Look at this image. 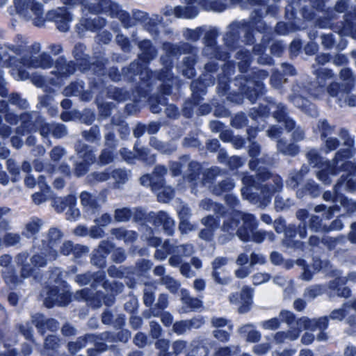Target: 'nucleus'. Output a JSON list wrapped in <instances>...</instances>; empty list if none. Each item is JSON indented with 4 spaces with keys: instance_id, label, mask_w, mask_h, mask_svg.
Listing matches in <instances>:
<instances>
[{
    "instance_id": "obj_54",
    "label": "nucleus",
    "mask_w": 356,
    "mask_h": 356,
    "mask_svg": "<svg viewBox=\"0 0 356 356\" xmlns=\"http://www.w3.org/2000/svg\"><path fill=\"white\" fill-rule=\"evenodd\" d=\"M60 339L56 335H48L44 341V348L47 352L56 353L60 346Z\"/></svg>"
},
{
    "instance_id": "obj_28",
    "label": "nucleus",
    "mask_w": 356,
    "mask_h": 356,
    "mask_svg": "<svg viewBox=\"0 0 356 356\" xmlns=\"http://www.w3.org/2000/svg\"><path fill=\"white\" fill-rule=\"evenodd\" d=\"M353 90V82L338 83L333 81L327 87V92L332 97H337L340 92L349 94Z\"/></svg>"
},
{
    "instance_id": "obj_24",
    "label": "nucleus",
    "mask_w": 356,
    "mask_h": 356,
    "mask_svg": "<svg viewBox=\"0 0 356 356\" xmlns=\"http://www.w3.org/2000/svg\"><path fill=\"white\" fill-rule=\"evenodd\" d=\"M230 26L231 30L227 31L224 36V44L229 50H235L238 47L240 38L238 29L241 26L238 23H233Z\"/></svg>"
},
{
    "instance_id": "obj_36",
    "label": "nucleus",
    "mask_w": 356,
    "mask_h": 356,
    "mask_svg": "<svg viewBox=\"0 0 356 356\" xmlns=\"http://www.w3.org/2000/svg\"><path fill=\"white\" fill-rule=\"evenodd\" d=\"M149 110L153 113H159L161 111V105L165 106L168 104V99L159 94L151 95L148 100Z\"/></svg>"
},
{
    "instance_id": "obj_6",
    "label": "nucleus",
    "mask_w": 356,
    "mask_h": 356,
    "mask_svg": "<svg viewBox=\"0 0 356 356\" xmlns=\"http://www.w3.org/2000/svg\"><path fill=\"white\" fill-rule=\"evenodd\" d=\"M63 236V232L57 227L49 229L47 236V241H42V250L49 260L54 261L58 258V251L54 246L60 243Z\"/></svg>"
},
{
    "instance_id": "obj_19",
    "label": "nucleus",
    "mask_w": 356,
    "mask_h": 356,
    "mask_svg": "<svg viewBox=\"0 0 356 356\" xmlns=\"http://www.w3.org/2000/svg\"><path fill=\"white\" fill-rule=\"evenodd\" d=\"M152 225L155 227L162 225L164 232L168 236H172L174 234V221L163 211H160L155 214Z\"/></svg>"
},
{
    "instance_id": "obj_32",
    "label": "nucleus",
    "mask_w": 356,
    "mask_h": 356,
    "mask_svg": "<svg viewBox=\"0 0 356 356\" xmlns=\"http://www.w3.org/2000/svg\"><path fill=\"white\" fill-rule=\"evenodd\" d=\"M29 4V10L35 15L34 25L36 26H43L46 22L45 16L44 17L43 5L35 0H31Z\"/></svg>"
},
{
    "instance_id": "obj_61",
    "label": "nucleus",
    "mask_w": 356,
    "mask_h": 356,
    "mask_svg": "<svg viewBox=\"0 0 356 356\" xmlns=\"http://www.w3.org/2000/svg\"><path fill=\"white\" fill-rule=\"evenodd\" d=\"M218 70L219 65L215 61L208 62L204 65L205 74H204V76L205 77L208 76H209L207 79L210 81V83H211V84L215 83V77L213 76V74L216 73Z\"/></svg>"
},
{
    "instance_id": "obj_59",
    "label": "nucleus",
    "mask_w": 356,
    "mask_h": 356,
    "mask_svg": "<svg viewBox=\"0 0 356 356\" xmlns=\"http://www.w3.org/2000/svg\"><path fill=\"white\" fill-rule=\"evenodd\" d=\"M218 37V31L216 29H211L207 31L204 36V42L205 45L209 48H212L214 46H216L217 44V38Z\"/></svg>"
},
{
    "instance_id": "obj_40",
    "label": "nucleus",
    "mask_w": 356,
    "mask_h": 356,
    "mask_svg": "<svg viewBox=\"0 0 356 356\" xmlns=\"http://www.w3.org/2000/svg\"><path fill=\"white\" fill-rule=\"evenodd\" d=\"M33 325L31 321H26L24 324L19 323L16 325V328L19 334H21L25 339L29 341L32 344L35 343V339L33 335V329L31 326Z\"/></svg>"
},
{
    "instance_id": "obj_1",
    "label": "nucleus",
    "mask_w": 356,
    "mask_h": 356,
    "mask_svg": "<svg viewBox=\"0 0 356 356\" xmlns=\"http://www.w3.org/2000/svg\"><path fill=\"white\" fill-rule=\"evenodd\" d=\"M268 76L269 73L266 70H252L249 74L238 76L235 79V84L238 87L239 92L228 93L227 100L236 104H241L245 98L251 104H255L267 92L264 81Z\"/></svg>"
},
{
    "instance_id": "obj_58",
    "label": "nucleus",
    "mask_w": 356,
    "mask_h": 356,
    "mask_svg": "<svg viewBox=\"0 0 356 356\" xmlns=\"http://www.w3.org/2000/svg\"><path fill=\"white\" fill-rule=\"evenodd\" d=\"M92 165L83 161H77L74 164L73 173L77 177H82L88 174Z\"/></svg>"
},
{
    "instance_id": "obj_64",
    "label": "nucleus",
    "mask_w": 356,
    "mask_h": 356,
    "mask_svg": "<svg viewBox=\"0 0 356 356\" xmlns=\"http://www.w3.org/2000/svg\"><path fill=\"white\" fill-rule=\"evenodd\" d=\"M36 64L37 67L50 68L54 65V60L49 54L44 52L39 56V58H36Z\"/></svg>"
},
{
    "instance_id": "obj_60",
    "label": "nucleus",
    "mask_w": 356,
    "mask_h": 356,
    "mask_svg": "<svg viewBox=\"0 0 356 356\" xmlns=\"http://www.w3.org/2000/svg\"><path fill=\"white\" fill-rule=\"evenodd\" d=\"M111 177V172L109 169H106L103 172H93L88 175L90 182H102L108 180Z\"/></svg>"
},
{
    "instance_id": "obj_56",
    "label": "nucleus",
    "mask_w": 356,
    "mask_h": 356,
    "mask_svg": "<svg viewBox=\"0 0 356 356\" xmlns=\"http://www.w3.org/2000/svg\"><path fill=\"white\" fill-rule=\"evenodd\" d=\"M298 234V228L294 224H289L284 232V243L289 246L294 243V238Z\"/></svg>"
},
{
    "instance_id": "obj_49",
    "label": "nucleus",
    "mask_w": 356,
    "mask_h": 356,
    "mask_svg": "<svg viewBox=\"0 0 356 356\" xmlns=\"http://www.w3.org/2000/svg\"><path fill=\"white\" fill-rule=\"evenodd\" d=\"M230 77L225 74H218V86L217 90L218 93L224 96L228 94V92L230 89Z\"/></svg>"
},
{
    "instance_id": "obj_8",
    "label": "nucleus",
    "mask_w": 356,
    "mask_h": 356,
    "mask_svg": "<svg viewBox=\"0 0 356 356\" xmlns=\"http://www.w3.org/2000/svg\"><path fill=\"white\" fill-rule=\"evenodd\" d=\"M115 248V244L108 240L102 241L91 257V263L100 269L106 266V258Z\"/></svg>"
},
{
    "instance_id": "obj_51",
    "label": "nucleus",
    "mask_w": 356,
    "mask_h": 356,
    "mask_svg": "<svg viewBox=\"0 0 356 356\" xmlns=\"http://www.w3.org/2000/svg\"><path fill=\"white\" fill-rule=\"evenodd\" d=\"M241 352L240 346L232 345L218 348L214 353L213 356H236Z\"/></svg>"
},
{
    "instance_id": "obj_37",
    "label": "nucleus",
    "mask_w": 356,
    "mask_h": 356,
    "mask_svg": "<svg viewBox=\"0 0 356 356\" xmlns=\"http://www.w3.org/2000/svg\"><path fill=\"white\" fill-rule=\"evenodd\" d=\"M204 1L206 4H208L211 10L216 12H222L227 8L229 3H242L243 0H205Z\"/></svg>"
},
{
    "instance_id": "obj_63",
    "label": "nucleus",
    "mask_w": 356,
    "mask_h": 356,
    "mask_svg": "<svg viewBox=\"0 0 356 356\" xmlns=\"http://www.w3.org/2000/svg\"><path fill=\"white\" fill-rule=\"evenodd\" d=\"M323 224V219L318 216L312 215L309 221V229L314 232H323L324 226Z\"/></svg>"
},
{
    "instance_id": "obj_53",
    "label": "nucleus",
    "mask_w": 356,
    "mask_h": 356,
    "mask_svg": "<svg viewBox=\"0 0 356 356\" xmlns=\"http://www.w3.org/2000/svg\"><path fill=\"white\" fill-rule=\"evenodd\" d=\"M202 165L195 161H192L188 164V179L190 181H196L202 173Z\"/></svg>"
},
{
    "instance_id": "obj_41",
    "label": "nucleus",
    "mask_w": 356,
    "mask_h": 356,
    "mask_svg": "<svg viewBox=\"0 0 356 356\" xmlns=\"http://www.w3.org/2000/svg\"><path fill=\"white\" fill-rule=\"evenodd\" d=\"M251 26L259 33H265L268 30V26L263 20V14L260 10H254V15L252 17Z\"/></svg>"
},
{
    "instance_id": "obj_11",
    "label": "nucleus",
    "mask_w": 356,
    "mask_h": 356,
    "mask_svg": "<svg viewBox=\"0 0 356 356\" xmlns=\"http://www.w3.org/2000/svg\"><path fill=\"white\" fill-rule=\"evenodd\" d=\"M243 225L236 230V234L243 242L251 241L253 231L257 228L255 218L253 214H246L243 218Z\"/></svg>"
},
{
    "instance_id": "obj_14",
    "label": "nucleus",
    "mask_w": 356,
    "mask_h": 356,
    "mask_svg": "<svg viewBox=\"0 0 356 356\" xmlns=\"http://www.w3.org/2000/svg\"><path fill=\"white\" fill-rule=\"evenodd\" d=\"M76 64L74 61L67 62L65 58L59 56L55 61L56 72L55 75L58 78H67L74 74L76 70Z\"/></svg>"
},
{
    "instance_id": "obj_33",
    "label": "nucleus",
    "mask_w": 356,
    "mask_h": 356,
    "mask_svg": "<svg viewBox=\"0 0 356 356\" xmlns=\"http://www.w3.org/2000/svg\"><path fill=\"white\" fill-rule=\"evenodd\" d=\"M76 204V197L74 195H67L64 197H57L54 200V207L55 210L61 213L63 212L67 207H75Z\"/></svg>"
},
{
    "instance_id": "obj_35",
    "label": "nucleus",
    "mask_w": 356,
    "mask_h": 356,
    "mask_svg": "<svg viewBox=\"0 0 356 356\" xmlns=\"http://www.w3.org/2000/svg\"><path fill=\"white\" fill-rule=\"evenodd\" d=\"M277 147L282 154L291 156H296L300 152V147L298 145L293 143H287L286 140L282 138L277 140Z\"/></svg>"
},
{
    "instance_id": "obj_48",
    "label": "nucleus",
    "mask_w": 356,
    "mask_h": 356,
    "mask_svg": "<svg viewBox=\"0 0 356 356\" xmlns=\"http://www.w3.org/2000/svg\"><path fill=\"white\" fill-rule=\"evenodd\" d=\"M111 14L113 16L115 15V16L118 17L119 18V19L121 21L124 27H125V28H129L134 25V24L132 23V19H131L129 13L126 10H120L118 4L117 9L113 12H111Z\"/></svg>"
},
{
    "instance_id": "obj_46",
    "label": "nucleus",
    "mask_w": 356,
    "mask_h": 356,
    "mask_svg": "<svg viewBox=\"0 0 356 356\" xmlns=\"http://www.w3.org/2000/svg\"><path fill=\"white\" fill-rule=\"evenodd\" d=\"M83 249H86L84 246L79 245H74L71 241H66L60 246V252L61 254L65 256H68L71 253L77 255L82 252Z\"/></svg>"
},
{
    "instance_id": "obj_21",
    "label": "nucleus",
    "mask_w": 356,
    "mask_h": 356,
    "mask_svg": "<svg viewBox=\"0 0 356 356\" xmlns=\"http://www.w3.org/2000/svg\"><path fill=\"white\" fill-rule=\"evenodd\" d=\"M347 282L346 277H337L330 281L328 286L331 291H336L339 297L348 298L351 296V289L348 286L341 287V286L346 285Z\"/></svg>"
},
{
    "instance_id": "obj_57",
    "label": "nucleus",
    "mask_w": 356,
    "mask_h": 356,
    "mask_svg": "<svg viewBox=\"0 0 356 356\" xmlns=\"http://www.w3.org/2000/svg\"><path fill=\"white\" fill-rule=\"evenodd\" d=\"M6 167L11 175V181L17 182L20 179V168L13 159H8L6 161Z\"/></svg>"
},
{
    "instance_id": "obj_45",
    "label": "nucleus",
    "mask_w": 356,
    "mask_h": 356,
    "mask_svg": "<svg viewBox=\"0 0 356 356\" xmlns=\"http://www.w3.org/2000/svg\"><path fill=\"white\" fill-rule=\"evenodd\" d=\"M298 26L294 22H278L275 27V31L278 35H285L291 32L299 31Z\"/></svg>"
},
{
    "instance_id": "obj_50",
    "label": "nucleus",
    "mask_w": 356,
    "mask_h": 356,
    "mask_svg": "<svg viewBox=\"0 0 356 356\" xmlns=\"http://www.w3.org/2000/svg\"><path fill=\"white\" fill-rule=\"evenodd\" d=\"M200 102L196 103V99L191 97L185 100L181 108L182 115L186 118H191L194 113V108L199 106Z\"/></svg>"
},
{
    "instance_id": "obj_16",
    "label": "nucleus",
    "mask_w": 356,
    "mask_h": 356,
    "mask_svg": "<svg viewBox=\"0 0 356 356\" xmlns=\"http://www.w3.org/2000/svg\"><path fill=\"white\" fill-rule=\"evenodd\" d=\"M341 25V33L345 35H350L356 40V7L353 10L347 11L344 15Z\"/></svg>"
},
{
    "instance_id": "obj_47",
    "label": "nucleus",
    "mask_w": 356,
    "mask_h": 356,
    "mask_svg": "<svg viewBox=\"0 0 356 356\" xmlns=\"http://www.w3.org/2000/svg\"><path fill=\"white\" fill-rule=\"evenodd\" d=\"M197 63V58L195 56H185L183 59L184 74L193 77L195 75V65Z\"/></svg>"
},
{
    "instance_id": "obj_39",
    "label": "nucleus",
    "mask_w": 356,
    "mask_h": 356,
    "mask_svg": "<svg viewBox=\"0 0 356 356\" xmlns=\"http://www.w3.org/2000/svg\"><path fill=\"white\" fill-rule=\"evenodd\" d=\"M2 277L7 285L16 286L22 282L14 266L8 267L2 273Z\"/></svg>"
},
{
    "instance_id": "obj_23",
    "label": "nucleus",
    "mask_w": 356,
    "mask_h": 356,
    "mask_svg": "<svg viewBox=\"0 0 356 356\" xmlns=\"http://www.w3.org/2000/svg\"><path fill=\"white\" fill-rule=\"evenodd\" d=\"M162 47L165 52V55L172 58L179 56L182 54L190 53L192 49V46L186 42L177 45L170 42H164Z\"/></svg>"
},
{
    "instance_id": "obj_7",
    "label": "nucleus",
    "mask_w": 356,
    "mask_h": 356,
    "mask_svg": "<svg viewBox=\"0 0 356 356\" xmlns=\"http://www.w3.org/2000/svg\"><path fill=\"white\" fill-rule=\"evenodd\" d=\"M254 289L249 286L245 285L242 287L241 292L232 293L229 296V300L232 304H236L241 299V305L238 308V314H246L249 312L253 305Z\"/></svg>"
},
{
    "instance_id": "obj_34",
    "label": "nucleus",
    "mask_w": 356,
    "mask_h": 356,
    "mask_svg": "<svg viewBox=\"0 0 356 356\" xmlns=\"http://www.w3.org/2000/svg\"><path fill=\"white\" fill-rule=\"evenodd\" d=\"M241 222L240 214L232 213L224 220L222 229L223 232L233 234L237 230Z\"/></svg>"
},
{
    "instance_id": "obj_5",
    "label": "nucleus",
    "mask_w": 356,
    "mask_h": 356,
    "mask_svg": "<svg viewBox=\"0 0 356 356\" xmlns=\"http://www.w3.org/2000/svg\"><path fill=\"white\" fill-rule=\"evenodd\" d=\"M46 21L55 23L56 28L61 32H66L70 29L72 15L66 7H58L49 10L45 15Z\"/></svg>"
},
{
    "instance_id": "obj_12",
    "label": "nucleus",
    "mask_w": 356,
    "mask_h": 356,
    "mask_svg": "<svg viewBox=\"0 0 356 356\" xmlns=\"http://www.w3.org/2000/svg\"><path fill=\"white\" fill-rule=\"evenodd\" d=\"M86 47L83 43H76L72 50V56L76 60V66L83 71L90 70V56L86 54Z\"/></svg>"
},
{
    "instance_id": "obj_55",
    "label": "nucleus",
    "mask_w": 356,
    "mask_h": 356,
    "mask_svg": "<svg viewBox=\"0 0 356 356\" xmlns=\"http://www.w3.org/2000/svg\"><path fill=\"white\" fill-rule=\"evenodd\" d=\"M133 215L131 209L128 207L116 209L114 212V218L116 222H128Z\"/></svg>"
},
{
    "instance_id": "obj_31",
    "label": "nucleus",
    "mask_w": 356,
    "mask_h": 356,
    "mask_svg": "<svg viewBox=\"0 0 356 356\" xmlns=\"http://www.w3.org/2000/svg\"><path fill=\"white\" fill-rule=\"evenodd\" d=\"M42 225L40 218L35 217L28 222L22 232V235L26 238H36V235L40 232Z\"/></svg>"
},
{
    "instance_id": "obj_20",
    "label": "nucleus",
    "mask_w": 356,
    "mask_h": 356,
    "mask_svg": "<svg viewBox=\"0 0 356 356\" xmlns=\"http://www.w3.org/2000/svg\"><path fill=\"white\" fill-rule=\"evenodd\" d=\"M146 67L137 60L131 62L128 66L122 69V74L124 79L133 82L137 75H141Z\"/></svg>"
},
{
    "instance_id": "obj_2",
    "label": "nucleus",
    "mask_w": 356,
    "mask_h": 356,
    "mask_svg": "<svg viewBox=\"0 0 356 356\" xmlns=\"http://www.w3.org/2000/svg\"><path fill=\"white\" fill-rule=\"evenodd\" d=\"M257 107L250 108L249 117L254 120L267 119L272 116L276 122L282 124L288 131H292L296 125L294 120L289 115L288 107L282 102H277L273 97H267Z\"/></svg>"
},
{
    "instance_id": "obj_4",
    "label": "nucleus",
    "mask_w": 356,
    "mask_h": 356,
    "mask_svg": "<svg viewBox=\"0 0 356 356\" xmlns=\"http://www.w3.org/2000/svg\"><path fill=\"white\" fill-rule=\"evenodd\" d=\"M61 289L58 286H48L47 296L44 299V305L51 309L55 306L65 307L68 305L72 301V293L69 291H60Z\"/></svg>"
},
{
    "instance_id": "obj_3",
    "label": "nucleus",
    "mask_w": 356,
    "mask_h": 356,
    "mask_svg": "<svg viewBox=\"0 0 356 356\" xmlns=\"http://www.w3.org/2000/svg\"><path fill=\"white\" fill-rule=\"evenodd\" d=\"M354 149L343 148L338 150L330 168L332 175H337L341 172H346L349 175H356V163L348 161L354 155Z\"/></svg>"
},
{
    "instance_id": "obj_22",
    "label": "nucleus",
    "mask_w": 356,
    "mask_h": 356,
    "mask_svg": "<svg viewBox=\"0 0 356 356\" xmlns=\"http://www.w3.org/2000/svg\"><path fill=\"white\" fill-rule=\"evenodd\" d=\"M75 150L78 158L81 159V161L88 163L90 165L94 164L97 161L95 154V148L89 145L79 143L76 145Z\"/></svg>"
},
{
    "instance_id": "obj_42",
    "label": "nucleus",
    "mask_w": 356,
    "mask_h": 356,
    "mask_svg": "<svg viewBox=\"0 0 356 356\" xmlns=\"http://www.w3.org/2000/svg\"><path fill=\"white\" fill-rule=\"evenodd\" d=\"M108 97L118 102H125L130 99V92L123 88L114 87L108 90Z\"/></svg>"
},
{
    "instance_id": "obj_25",
    "label": "nucleus",
    "mask_w": 356,
    "mask_h": 356,
    "mask_svg": "<svg viewBox=\"0 0 356 356\" xmlns=\"http://www.w3.org/2000/svg\"><path fill=\"white\" fill-rule=\"evenodd\" d=\"M21 124L16 128V133L19 136H24L26 134L35 132L38 128L35 123L32 121V118L30 113H24L20 115Z\"/></svg>"
},
{
    "instance_id": "obj_17",
    "label": "nucleus",
    "mask_w": 356,
    "mask_h": 356,
    "mask_svg": "<svg viewBox=\"0 0 356 356\" xmlns=\"http://www.w3.org/2000/svg\"><path fill=\"white\" fill-rule=\"evenodd\" d=\"M211 84L207 78L200 76L197 79L193 80L191 83V90L192 91L191 98L196 99L197 102H202L203 95H206L207 86Z\"/></svg>"
},
{
    "instance_id": "obj_15",
    "label": "nucleus",
    "mask_w": 356,
    "mask_h": 356,
    "mask_svg": "<svg viewBox=\"0 0 356 356\" xmlns=\"http://www.w3.org/2000/svg\"><path fill=\"white\" fill-rule=\"evenodd\" d=\"M106 24V20L102 17H97L93 19L83 18L80 23L76 25L78 32L90 31L96 32L102 30Z\"/></svg>"
},
{
    "instance_id": "obj_62",
    "label": "nucleus",
    "mask_w": 356,
    "mask_h": 356,
    "mask_svg": "<svg viewBox=\"0 0 356 356\" xmlns=\"http://www.w3.org/2000/svg\"><path fill=\"white\" fill-rule=\"evenodd\" d=\"M248 124V119L244 113H239L234 115L231 120V125L236 129H242Z\"/></svg>"
},
{
    "instance_id": "obj_30",
    "label": "nucleus",
    "mask_w": 356,
    "mask_h": 356,
    "mask_svg": "<svg viewBox=\"0 0 356 356\" xmlns=\"http://www.w3.org/2000/svg\"><path fill=\"white\" fill-rule=\"evenodd\" d=\"M306 156L309 165L313 168H323L325 167L330 170L331 163L328 160L324 161L323 158L321 156L316 149H310L306 154Z\"/></svg>"
},
{
    "instance_id": "obj_29",
    "label": "nucleus",
    "mask_w": 356,
    "mask_h": 356,
    "mask_svg": "<svg viewBox=\"0 0 356 356\" xmlns=\"http://www.w3.org/2000/svg\"><path fill=\"white\" fill-rule=\"evenodd\" d=\"M308 172V166L302 165L299 170H295L289 174L286 181V185L293 189L297 188Z\"/></svg>"
},
{
    "instance_id": "obj_9",
    "label": "nucleus",
    "mask_w": 356,
    "mask_h": 356,
    "mask_svg": "<svg viewBox=\"0 0 356 356\" xmlns=\"http://www.w3.org/2000/svg\"><path fill=\"white\" fill-rule=\"evenodd\" d=\"M31 323L36 327L41 335H44L47 331L56 332L59 328V323L53 318H46L42 313L31 315Z\"/></svg>"
},
{
    "instance_id": "obj_10",
    "label": "nucleus",
    "mask_w": 356,
    "mask_h": 356,
    "mask_svg": "<svg viewBox=\"0 0 356 356\" xmlns=\"http://www.w3.org/2000/svg\"><path fill=\"white\" fill-rule=\"evenodd\" d=\"M138 47L141 53L138 55L137 60L146 67L156 56L157 50L149 39L138 41Z\"/></svg>"
},
{
    "instance_id": "obj_52",
    "label": "nucleus",
    "mask_w": 356,
    "mask_h": 356,
    "mask_svg": "<svg viewBox=\"0 0 356 356\" xmlns=\"http://www.w3.org/2000/svg\"><path fill=\"white\" fill-rule=\"evenodd\" d=\"M114 151L108 148L103 149L97 159V164L103 166L111 163L115 158Z\"/></svg>"
},
{
    "instance_id": "obj_38",
    "label": "nucleus",
    "mask_w": 356,
    "mask_h": 356,
    "mask_svg": "<svg viewBox=\"0 0 356 356\" xmlns=\"http://www.w3.org/2000/svg\"><path fill=\"white\" fill-rule=\"evenodd\" d=\"M155 213L151 211L147 213L143 209L138 207L135 209L133 216V220L135 222L145 224L147 222L153 223Z\"/></svg>"
},
{
    "instance_id": "obj_27",
    "label": "nucleus",
    "mask_w": 356,
    "mask_h": 356,
    "mask_svg": "<svg viewBox=\"0 0 356 356\" xmlns=\"http://www.w3.org/2000/svg\"><path fill=\"white\" fill-rule=\"evenodd\" d=\"M96 334H86L83 336H81L76 339L75 341H69L67 344L68 351L71 354H75L79 351L81 348H84L89 341H93L94 339L96 338Z\"/></svg>"
},
{
    "instance_id": "obj_43",
    "label": "nucleus",
    "mask_w": 356,
    "mask_h": 356,
    "mask_svg": "<svg viewBox=\"0 0 356 356\" xmlns=\"http://www.w3.org/2000/svg\"><path fill=\"white\" fill-rule=\"evenodd\" d=\"M234 183L231 179H223L213 186L212 193L221 195L224 193L230 192L234 188Z\"/></svg>"
},
{
    "instance_id": "obj_44",
    "label": "nucleus",
    "mask_w": 356,
    "mask_h": 356,
    "mask_svg": "<svg viewBox=\"0 0 356 356\" xmlns=\"http://www.w3.org/2000/svg\"><path fill=\"white\" fill-rule=\"evenodd\" d=\"M293 3L288 4L285 7L284 17L289 22H294L298 26V29H301L303 26L302 19L297 16V10L294 8Z\"/></svg>"
},
{
    "instance_id": "obj_13",
    "label": "nucleus",
    "mask_w": 356,
    "mask_h": 356,
    "mask_svg": "<svg viewBox=\"0 0 356 356\" xmlns=\"http://www.w3.org/2000/svg\"><path fill=\"white\" fill-rule=\"evenodd\" d=\"M228 259L225 257H218L214 259L211 263L212 273L211 276L215 283L220 285H227L232 280V278L229 275L220 276L219 269L225 265H227Z\"/></svg>"
},
{
    "instance_id": "obj_18",
    "label": "nucleus",
    "mask_w": 356,
    "mask_h": 356,
    "mask_svg": "<svg viewBox=\"0 0 356 356\" xmlns=\"http://www.w3.org/2000/svg\"><path fill=\"white\" fill-rule=\"evenodd\" d=\"M118 3L111 0H99L97 3H90L85 10L91 14L98 15L102 13L113 12L117 9Z\"/></svg>"
},
{
    "instance_id": "obj_26",
    "label": "nucleus",
    "mask_w": 356,
    "mask_h": 356,
    "mask_svg": "<svg viewBox=\"0 0 356 356\" xmlns=\"http://www.w3.org/2000/svg\"><path fill=\"white\" fill-rule=\"evenodd\" d=\"M302 319L303 320L304 327L312 331H315L317 329L325 330L329 325V317L327 316L313 319L304 317Z\"/></svg>"
}]
</instances>
